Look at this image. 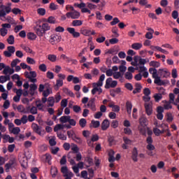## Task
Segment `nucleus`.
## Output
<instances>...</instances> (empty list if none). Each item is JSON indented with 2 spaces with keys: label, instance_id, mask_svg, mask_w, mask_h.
<instances>
[{
  "label": "nucleus",
  "instance_id": "nucleus-23",
  "mask_svg": "<svg viewBox=\"0 0 179 179\" xmlns=\"http://www.w3.org/2000/svg\"><path fill=\"white\" fill-rule=\"evenodd\" d=\"M164 109L166 110H169V109H173V106L171 105V99L167 101L164 100Z\"/></svg>",
  "mask_w": 179,
  "mask_h": 179
},
{
  "label": "nucleus",
  "instance_id": "nucleus-59",
  "mask_svg": "<svg viewBox=\"0 0 179 179\" xmlns=\"http://www.w3.org/2000/svg\"><path fill=\"white\" fill-rule=\"evenodd\" d=\"M48 59L49 60H50L51 62H56L57 56H56V55H48Z\"/></svg>",
  "mask_w": 179,
  "mask_h": 179
},
{
  "label": "nucleus",
  "instance_id": "nucleus-49",
  "mask_svg": "<svg viewBox=\"0 0 179 179\" xmlns=\"http://www.w3.org/2000/svg\"><path fill=\"white\" fill-rule=\"evenodd\" d=\"M60 58L66 60V62H67L68 63L72 61V59L71 57H69L68 56H66V55L64 54L61 55Z\"/></svg>",
  "mask_w": 179,
  "mask_h": 179
},
{
  "label": "nucleus",
  "instance_id": "nucleus-50",
  "mask_svg": "<svg viewBox=\"0 0 179 179\" xmlns=\"http://www.w3.org/2000/svg\"><path fill=\"white\" fill-rule=\"evenodd\" d=\"M74 142H76V143H82V138L77 136V134L74 131Z\"/></svg>",
  "mask_w": 179,
  "mask_h": 179
},
{
  "label": "nucleus",
  "instance_id": "nucleus-33",
  "mask_svg": "<svg viewBox=\"0 0 179 179\" xmlns=\"http://www.w3.org/2000/svg\"><path fill=\"white\" fill-rule=\"evenodd\" d=\"M142 46H143L142 43H132L131 45L132 49H134L135 50H139V49H141Z\"/></svg>",
  "mask_w": 179,
  "mask_h": 179
},
{
  "label": "nucleus",
  "instance_id": "nucleus-30",
  "mask_svg": "<svg viewBox=\"0 0 179 179\" xmlns=\"http://www.w3.org/2000/svg\"><path fill=\"white\" fill-rule=\"evenodd\" d=\"M63 92L66 93V94H69V96H71V97H75V94L72 90H70L68 89V87H64Z\"/></svg>",
  "mask_w": 179,
  "mask_h": 179
},
{
  "label": "nucleus",
  "instance_id": "nucleus-34",
  "mask_svg": "<svg viewBox=\"0 0 179 179\" xmlns=\"http://www.w3.org/2000/svg\"><path fill=\"white\" fill-rule=\"evenodd\" d=\"M27 37L30 41H34L37 38L36 35L34 34V32H29L27 35Z\"/></svg>",
  "mask_w": 179,
  "mask_h": 179
},
{
  "label": "nucleus",
  "instance_id": "nucleus-21",
  "mask_svg": "<svg viewBox=\"0 0 179 179\" xmlns=\"http://www.w3.org/2000/svg\"><path fill=\"white\" fill-rule=\"evenodd\" d=\"M142 89V85L141 83H136L135 84V89L133 90L134 94H136V93H141Z\"/></svg>",
  "mask_w": 179,
  "mask_h": 179
},
{
  "label": "nucleus",
  "instance_id": "nucleus-38",
  "mask_svg": "<svg viewBox=\"0 0 179 179\" xmlns=\"http://www.w3.org/2000/svg\"><path fill=\"white\" fill-rule=\"evenodd\" d=\"M105 75L102 74L101 75L99 79V82H97V86H99L101 87V86H103V82L105 80Z\"/></svg>",
  "mask_w": 179,
  "mask_h": 179
},
{
  "label": "nucleus",
  "instance_id": "nucleus-25",
  "mask_svg": "<svg viewBox=\"0 0 179 179\" xmlns=\"http://www.w3.org/2000/svg\"><path fill=\"white\" fill-rule=\"evenodd\" d=\"M25 78H27V79H29L30 82H31V84H35L36 82H37V79H36V78H32L29 76V72H24V73Z\"/></svg>",
  "mask_w": 179,
  "mask_h": 179
},
{
  "label": "nucleus",
  "instance_id": "nucleus-40",
  "mask_svg": "<svg viewBox=\"0 0 179 179\" xmlns=\"http://www.w3.org/2000/svg\"><path fill=\"white\" fill-rule=\"evenodd\" d=\"M38 69L40 71H41V72H47V66L45 63L39 64Z\"/></svg>",
  "mask_w": 179,
  "mask_h": 179
},
{
  "label": "nucleus",
  "instance_id": "nucleus-18",
  "mask_svg": "<svg viewBox=\"0 0 179 179\" xmlns=\"http://www.w3.org/2000/svg\"><path fill=\"white\" fill-rule=\"evenodd\" d=\"M14 72H15L14 69H11L10 66H6L5 64V67L3 71V75H8V73H9L10 75H13Z\"/></svg>",
  "mask_w": 179,
  "mask_h": 179
},
{
  "label": "nucleus",
  "instance_id": "nucleus-10",
  "mask_svg": "<svg viewBox=\"0 0 179 179\" xmlns=\"http://www.w3.org/2000/svg\"><path fill=\"white\" fill-rule=\"evenodd\" d=\"M95 101H96L95 97H92L89 100V101L87 103L88 108H90V109H91V110H92V112H96V106L95 104Z\"/></svg>",
  "mask_w": 179,
  "mask_h": 179
},
{
  "label": "nucleus",
  "instance_id": "nucleus-14",
  "mask_svg": "<svg viewBox=\"0 0 179 179\" xmlns=\"http://www.w3.org/2000/svg\"><path fill=\"white\" fill-rule=\"evenodd\" d=\"M31 128L33 129L35 133H37L40 136H42V127L38 126L36 123H32Z\"/></svg>",
  "mask_w": 179,
  "mask_h": 179
},
{
  "label": "nucleus",
  "instance_id": "nucleus-36",
  "mask_svg": "<svg viewBox=\"0 0 179 179\" xmlns=\"http://www.w3.org/2000/svg\"><path fill=\"white\" fill-rule=\"evenodd\" d=\"M55 97H53V96H50V97H48V106H50V107H52V106H54L55 104Z\"/></svg>",
  "mask_w": 179,
  "mask_h": 179
},
{
  "label": "nucleus",
  "instance_id": "nucleus-42",
  "mask_svg": "<svg viewBox=\"0 0 179 179\" xmlns=\"http://www.w3.org/2000/svg\"><path fill=\"white\" fill-rule=\"evenodd\" d=\"M125 79H127V80H131L133 79L134 76L132 73H131V71H128V72H126L124 75Z\"/></svg>",
  "mask_w": 179,
  "mask_h": 179
},
{
  "label": "nucleus",
  "instance_id": "nucleus-6",
  "mask_svg": "<svg viewBox=\"0 0 179 179\" xmlns=\"http://www.w3.org/2000/svg\"><path fill=\"white\" fill-rule=\"evenodd\" d=\"M61 171L64 174L65 179H72L71 177L73 176V173L69 170L67 166H62Z\"/></svg>",
  "mask_w": 179,
  "mask_h": 179
},
{
  "label": "nucleus",
  "instance_id": "nucleus-46",
  "mask_svg": "<svg viewBox=\"0 0 179 179\" xmlns=\"http://www.w3.org/2000/svg\"><path fill=\"white\" fill-rule=\"evenodd\" d=\"M79 124L80 127H85L87 124V120L85 118L80 119L79 120Z\"/></svg>",
  "mask_w": 179,
  "mask_h": 179
},
{
  "label": "nucleus",
  "instance_id": "nucleus-13",
  "mask_svg": "<svg viewBox=\"0 0 179 179\" xmlns=\"http://www.w3.org/2000/svg\"><path fill=\"white\" fill-rule=\"evenodd\" d=\"M92 94H96V93L98 92L99 94H101L103 92V89L100 86H98L97 83H93V89L91 91Z\"/></svg>",
  "mask_w": 179,
  "mask_h": 179
},
{
  "label": "nucleus",
  "instance_id": "nucleus-47",
  "mask_svg": "<svg viewBox=\"0 0 179 179\" xmlns=\"http://www.w3.org/2000/svg\"><path fill=\"white\" fill-rule=\"evenodd\" d=\"M7 42L10 45H13V43H15V37L13 36V35H10V36L7 39Z\"/></svg>",
  "mask_w": 179,
  "mask_h": 179
},
{
  "label": "nucleus",
  "instance_id": "nucleus-53",
  "mask_svg": "<svg viewBox=\"0 0 179 179\" xmlns=\"http://www.w3.org/2000/svg\"><path fill=\"white\" fill-rule=\"evenodd\" d=\"M74 6H76L77 8L81 9L82 12V9H83L85 6H86V3H85V2H81L80 3H74Z\"/></svg>",
  "mask_w": 179,
  "mask_h": 179
},
{
  "label": "nucleus",
  "instance_id": "nucleus-57",
  "mask_svg": "<svg viewBox=\"0 0 179 179\" xmlns=\"http://www.w3.org/2000/svg\"><path fill=\"white\" fill-rule=\"evenodd\" d=\"M64 85V82L63 80H61V78H59V79H57L56 80V87H61L62 86H63Z\"/></svg>",
  "mask_w": 179,
  "mask_h": 179
},
{
  "label": "nucleus",
  "instance_id": "nucleus-15",
  "mask_svg": "<svg viewBox=\"0 0 179 179\" xmlns=\"http://www.w3.org/2000/svg\"><path fill=\"white\" fill-rule=\"evenodd\" d=\"M45 90L43 92V96H45V97L47 99L48 96L50 94V92H52V87L49 83H45Z\"/></svg>",
  "mask_w": 179,
  "mask_h": 179
},
{
  "label": "nucleus",
  "instance_id": "nucleus-29",
  "mask_svg": "<svg viewBox=\"0 0 179 179\" xmlns=\"http://www.w3.org/2000/svg\"><path fill=\"white\" fill-rule=\"evenodd\" d=\"M83 35H85V36H90L91 35H95L96 32L95 31H90V29H84L83 31Z\"/></svg>",
  "mask_w": 179,
  "mask_h": 179
},
{
  "label": "nucleus",
  "instance_id": "nucleus-41",
  "mask_svg": "<svg viewBox=\"0 0 179 179\" xmlns=\"http://www.w3.org/2000/svg\"><path fill=\"white\" fill-rule=\"evenodd\" d=\"M114 153H115V152H113V150H112V154L111 153L108 154V156H109L108 162H109L113 163V162H115L116 159L114 156Z\"/></svg>",
  "mask_w": 179,
  "mask_h": 179
},
{
  "label": "nucleus",
  "instance_id": "nucleus-32",
  "mask_svg": "<svg viewBox=\"0 0 179 179\" xmlns=\"http://www.w3.org/2000/svg\"><path fill=\"white\" fill-rule=\"evenodd\" d=\"M83 20H79V18L76 19L71 22L72 26H81L83 24Z\"/></svg>",
  "mask_w": 179,
  "mask_h": 179
},
{
  "label": "nucleus",
  "instance_id": "nucleus-22",
  "mask_svg": "<svg viewBox=\"0 0 179 179\" xmlns=\"http://www.w3.org/2000/svg\"><path fill=\"white\" fill-rule=\"evenodd\" d=\"M145 112L148 116H150L152 113V109L150 103H145Z\"/></svg>",
  "mask_w": 179,
  "mask_h": 179
},
{
  "label": "nucleus",
  "instance_id": "nucleus-9",
  "mask_svg": "<svg viewBox=\"0 0 179 179\" xmlns=\"http://www.w3.org/2000/svg\"><path fill=\"white\" fill-rule=\"evenodd\" d=\"M62 38L61 35L59 34H53L51 35L50 42L52 43V45H57V43H59V42H61Z\"/></svg>",
  "mask_w": 179,
  "mask_h": 179
},
{
  "label": "nucleus",
  "instance_id": "nucleus-56",
  "mask_svg": "<svg viewBox=\"0 0 179 179\" xmlns=\"http://www.w3.org/2000/svg\"><path fill=\"white\" fill-rule=\"evenodd\" d=\"M67 134H68V136L71 137V138H73V140L75 139V131H74V130H68Z\"/></svg>",
  "mask_w": 179,
  "mask_h": 179
},
{
  "label": "nucleus",
  "instance_id": "nucleus-61",
  "mask_svg": "<svg viewBox=\"0 0 179 179\" xmlns=\"http://www.w3.org/2000/svg\"><path fill=\"white\" fill-rule=\"evenodd\" d=\"M119 22L120 19H118V17H113V20L110 22V24H112V26H114L115 24H117Z\"/></svg>",
  "mask_w": 179,
  "mask_h": 179
},
{
  "label": "nucleus",
  "instance_id": "nucleus-60",
  "mask_svg": "<svg viewBox=\"0 0 179 179\" xmlns=\"http://www.w3.org/2000/svg\"><path fill=\"white\" fill-rule=\"evenodd\" d=\"M61 129H64V124H56V126H55L54 131H58Z\"/></svg>",
  "mask_w": 179,
  "mask_h": 179
},
{
  "label": "nucleus",
  "instance_id": "nucleus-11",
  "mask_svg": "<svg viewBox=\"0 0 179 179\" xmlns=\"http://www.w3.org/2000/svg\"><path fill=\"white\" fill-rule=\"evenodd\" d=\"M8 50H4L3 55L6 57H10L13 53L15 52V46H8L7 48Z\"/></svg>",
  "mask_w": 179,
  "mask_h": 179
},
{
  "label": "nucleus",
  "instance_id": "nucleus-64",
  "mask_svg": "<svg viewBox=\"0 0 179 179\" xmlns=\"http://www.w3.org/2000/svg\"><path fill=\"white\" fill-rule=\"evenodd\" d=\"M20 131V127H14L13 126V129L12 130V133H13V134H18Z\"/></svg>",
  "mask_w": 179,
  "mask_h": 179
},
{
  "label": "nucleus",
  "instance_id": "nucleus-37",
  "mask_svg": "<svg viewBox=\"0 0 179 179\" xmlns=\"http://www.w3.org/2000/svg\"><path fill=\"white\" fill-rule=\"evenodd\" d=\"M50 173H51L52 177H56V176L58 173L57 167H55V166L51 167Z\"/></svg>",
  "mask_w": 179,
  "mask_h": 179
},
{
  "label": "nucleus",
  "instance_id": "nucleus-2",
  "mask_svg": "<svg viewBox=\"0 0 179 179\" xmlns=\"http://www.w3.org/2000/svg\"><path fill=\"white\" fill-rule=\"evenodd\" d=\"M147 133L148 134V136L146 138V148L148 150H155L156 148L153 145L154 140L152 137L153 131L152 130H150V129H147Z\"/></svg>",
  "mask_w": 179,
  "mask_h": 179
},
{
  "label": "nucleus",
  "instance_id": "nucleus-54",
  "mask_svg": "<svg viewBox=\"0 0 179 179\" xmlns=\"http://www.w3.org/2000/svg\"><path fill=\"white\" fill-rule=\"evenodd\" d=\"M73 110L76 113H79L82 110V108L80 106H78V105H74V106H73Z\"/></svg>",
  "mask_w": 179,
  "mask_h": 179
},
{
  "label": "nucleus",
  "instance_id": "nucleus-7",
  "mask_svg": "<svg viewBox=\"0 0 179 179\" xmlns=\"http://www.w3.org/2000/svg\"><path fill=\"white\" fill-rule=\"evenodd\" d=\"M66 17H71V19H74V20H76L80 17V12L76 10L74 7H73L72 12H67V13H66Z\"/></svg>",
  "mask_w": 179,
  "mask_h": 179
},
{
  "label": "nucleus",
  "instance_id": "nucleus-17",
  "mask_svg": "<svg viewBox=\"0 0 179 179\" xmlns=\"http://www.w3.org/2000/svg\"><path fill=\"white\" fill-rule=\"evenodd\" d=\"M67 31L72 35L73 38H80V32H76L75 28H67Z\"/></svg>",
  "mask_w": 179,
  "mask_h": 179
},
{
  "label": "nucleus",
  "instance_id": "nucleus-48",
  "mask_svg": "<svg viewBox=\"0 0 179 179\" xmlns=\"http://www.w3.org/2000/svg\"><path fill=\"white\" fill-rule=\"evenodd\" d=\"M0 34L1 36H6L8 34V29H6V28H3V26H2V28L0 29Z\"/></svg>",
  "mask_w": 179,
  "mask_h": 179
},
{
  "label": "nucleus",
  "instance_id": "nucleus-19",
  "mask_svg": "<svg viewBox=\"0 0 179 179\" xmlns=\"http://www.w3.org/2000/svg\"><path fill=\"white\" fill-rule=\"evenodd\" d=\"M108 127H110V122H109L108 119H105L104 120H103V122L101 123V129L107 130V129H108Z\"/></svg>",
  "mask_w": 179,
  "mask_h": 179
},
{
  "label": "nucleus",
  "instance_id": "nucleus-16",
  "mask_svg": "<svg viewBox=\"0 0 179 179\" xmlns=\"http://www.w3.org/2000/svg\"><path fill=\"white\" fill-rule=\"evenodd\" d=\"M157 117L159 119V120H162L164 119V115L163 113L164 112V109L162 106H158L157 109Z\"/></svg>",
  "mask_w": 179,
  "mask_h": 179
},
{
  "label": "nucleus",
  "instance_id": "nucleus-27",
  "mask_svg": "<svg viewBox=\"0 0 179 179\" xmlns=\"http://www.w3.org/2000/svg\"><path fill=\"white\" fill-rule=\"evenodd\" d=\"M147 122H148V119H147V117H145L144 116H142L139 119V123H140L141 126H143V127L147 126Z\"/></svg>",
  "mask_w": 179,
  "mask_h": 179
},
{
  "label": "nucleus",
  "instance_id": "nucleus-45",
  "mask_svg": "<svg viewBox=\"0 0 179 179\" xmlns=\"http://www.w3.org/2000/svg\"><path fill=\"white\" fill-rule=\"evenodd\" d=\"M159 71H162V69H159ZM162 73L164 78H169V76H170V75H171V72H169V71H167V69H166V70L162 69Z\"/></svg>",
  "mask_w": 179,
  "mask_h": 179
},
{
  "label": "nucleus",
  "instance_id": "nucleus-35",
  "mask_svg": "<svg viewBox=\"0 0 179 179\" xmlns=\"http://www.w3.org/2000/svg\"><path fill=\"white\" fill-rule=\"evenodd\" d=\"M20 59H14L11 62V69H14V68H16L17 63H20Z\"/></svg>",
  "mask_w": 179,
  "mask_h": 179
},
{
  "label": "nucleus",
  "instance_id": "nucleus-58",
  "mask_svg": "<svg viewBox=\"0 0 179 179\" xmlns=\"http://www.w3.org/2000/svg\"><path fill=\"white\" fill-rule=\"evenodd\" d=\"M154 97H155V101H159V100L162 99V93H157L156 94H155Z\"/></svg>",
  "mask_w": 179,
  "mask_h": 179
},
{
  "label": "nucleus",
  "instance_id": "nucleus-3",
  "mask_svg": "<svg viewBox=\"0 0 179 179\" xmlns=\"http://www.w3.org/2000/svg\"><path fill=\"white\" fill-rule=\"evenodd\" d=\"M11 6H12V3L10 2L7 3L6 6H5L4 5H1L0 6V8H1V9H0V19L1 20H3V17L5 18L7 13H10Z\"/></svg>",
  "mask_w": 179,
  "mask_h": 179
},
{
  "label": "nucleus",
  "instance_id": "nucleus-1",
  "mask_svg": "<svg viewBox=\"0 0 179 179\" xmlns=\"http://www.w3.org/2000/svg\"><path fill=\"white\" fill-rule=\"evenodd\" d=\"M56 20L57 19L55 16H49L48 17V23H43L42 24H37L36 26H35L34 30L38 36H43L44 34L47 32V30H50L49 23H56Z\"/></svg>",
  "mask_w": 179,
  "mask_h": 179
},
{
  "label": "nucleus",
  "instance_id": "nucleus-26",
  "mask_svg": "<svg viewBox=\"0 0 179 179\" xmlns=\"http://www.w3.org/2000/svg\"><path fill=\"white\" fill-rule=\"evenodd\" d=\"M1 137L3 138V143H7L8 140H9V134H2L1 131H0V142H1Z\"/></svg>",
  "mask_w": 179,
  "mask_h": 179
},
{
  "label": "nucleus",
  "instance_id": "nucleus-28",
  "mask_svg": "<svg viewBox=\"0 0 179 179\" xmlns=\"http://www.w3.org/2000/svg\"><path fill=\"white\" fill-rule=\"evenodd\" d=\"M149 72L152 75V78L155 79V80H156V78L157 76V69H154V67H150Z\"/></svg>",
  "mask_w": 179,
  "mask_h": 179
},
{
  "label": "nucleus",
  "instance_id": "nucleus-4",
  "mask_svg": "<svg viewBox=\"0 0 179 179\" xmlns=\"http://www.w3.org/2000/svg\"><path fill=\"white\" fill-rule=\"evenodd\" d=\"M17 164V159L15 157H10L8 163L5 164L6 171H9L10 169H15Z\"/></svg>",
  "mask_w": 179,
  "mask_h": 179
},
{
  "label": "nucleus",
  "instance_id": "nucleus-39",
  "mask_svg": "<svg viewBox=\"0 0 179 179\" xmlns=\"http://www.w3.org/2000/svg\"><path fill=\"white\" fill-rule=\"evenodd\" d=\"M67 104H68L67 99H62V100L61 101V108L62 109H63V111L65 108H66Z\"/></svg>",
  "mask_w": 179,
  "mask_h": 179
},
{
  "label": "nucleus",
  "instance_id": "nucleus-44",
  "mask_svg": "<svg viewBox=\"0 0 179 179\" xmlns=\"http://www.w3.org/2000/svg\"><path fill=\"white\" fill-rule=\"evenodd\" d=\"M10 76H0V83H5L7 80H10Z\"/></svg>",
  "mask_w": 179,
  "mask_h": 179
},
{
  "label": "nucleus",
  "instance_id": "nucleus-43",
  "mask_svg": "<svg viewBox=\"0 0 179 179\" xmlns=\"http://www.w3.org/2000/svg\"><path fill=\"white\" fill-rule=\"evenodd\" d=\"M37 13L38 15H41V16H44L46 13V10L44 8H38L37 10Z\"/></svg>",
  "mask_w": 179,
  "mask_h": 179
},
{
  "label": "nucleus",
  "instance_id": "nucleus-8",
  "mask_svg": "<svg viewBox=\"0 0 179 179\" xmlns=\"http://www.w3.org/2000/svg\"><path fill=\"white\" fill-rule=\"evenodd\" d=\"M117 85V80H113V78H108L106 80L105 87L106 89H110V87H116Z\"/></svg>",
  "mask_w": 179,
  "mask_h": 179
},
{
  "label": "nucleus",
  "instance_id": "nucleus-31",
  "mask_svg": "<svg viewBox=\"0 0 179 179\" xmlns=\"http://www.w3.org/2000/svg\"><path fill=\"white\" fill-rule=\"evenodd\" d=\"M150 66H153V68H159L160 66V63L159 62H157L155 60H151V62H150Z\"/></svg>",
  "mask_w": 179,
  "mask_h": 179
},
{
  "label": "nucleus",
  "instance_id": "nucleus-63",
  "mask_svg": "<svg viewBox=\"0 0 179 179\" xmlns=\"http://www.w3.org/2000/svg\"><path fill=\"white\" fill-rule=\"evenodd\" d=\"M46 76L48 79H54L55 78L53 72H50V71L47 72Z\"/></svg>",
  "mask_w": 179,
  "mask_h": 179
},
{
  "label": "nucleus",
  "instance_id": "nucleus-5",
  "mask_svg": "<svg viewBox=\"0 0 179 179\" xmlns=\"http://www.w3.org/2000/svg\"><path fill=\"white\" fill-rule=\"evenodd\" d=\"M61 123H67L70 124L71 128V126H76V120L75 119H71V116H61L59 118Z\"/></svg>",
  "mask_w": 179,
  "mask_h": 179
},
{
  "label": "nucleus",
  "instance_id": "nucleus-20",
  "mask_svg": "<svg viewBox=\"0 0 179 179\" xmlns=\"http://www.w3.org/2000/svg\"><path fill=\"white\" fill-rule=\"evenodd\" d=\"M126 108H127V111L129 115H131V111L133 108V105L131 103V101L129 100H127L126 103Z\"/></svg>",
  "mask_w": 179,
  "mask_h": 179
},
{
  "label": "nucleus",
  "instance_id": "nucleus-51",
  "mask_svg": "<svg viewBox=\"0 0 179 179\" xmlns=\"http://www.w3.org/2000/svg\"><path fill=\"white\" fill-rule=\"evenodd\" d=\"M91 123L93 127H94L95 129H96L97 127H99L100 126L99 120H92Z\"/></svg>",
  "mask_w": 179,
  "mask_h": 179
},
{
  "label": "nucleus",
  "instance_id": "nucleus-52",
  "mask_svg": "<svg viewBox=\"0 0 179 179\" xmlns=\"http://www.w3.org/2000/svg\"><path fill=\"white\" fill-rule=\"evenodd\" d=\"M57 136L59 138H60L61 140H66L67 138V136H66L65 134H64V133H59L57 132Z\"/></svg>",
  "mask_w": 179,
  "mask_h": 179
},
{
  "label": "nucleus",
  "instance_id": "nucleus-62",
  "mask_svg": "<svg viewBox=\"0 0 179 179\" xmlns=\"http://www.w3.org/2000/svg\"><path fill=\"white\" fill-rule=\"evenodd\" d=\"M111 126L113 127V129H117V127L119 126L118 120H113Z\"/></svg>",
  "mask_w": 179,
  "mask_h": 179
},
{
  "label": "nucleus",
  "instance_id": "nucleus-12",
  "mask_svg": "<svg viewBox=\"0 0 179 179\" xmlns=\"http://www.w3.org/2000/svg\"><path fill=\"white\" fill-rule=\"evenodd\" d=\"M154 83L158 86H164V85L169 83V80H162L161 78L158 76L157 73Z\"/></svg>",
  "mask_w": 179,
  "mask_h": 179
},
{
  "label": "nucleus",
  "instance_id": "nucleus-55",
  "mask_svg": "<svg viewBox=\"0 0 179 179\" xmlns=\"http://www.w3.org/2000/svg\"><path fill=\"white\" fill-rule=\"evenodd\" d=\"M153 132L155 133V136H159L162 133H164V131H162V130L157 127H154Z\"/></svg>",
  "mask_w": 179,
  "mask_h": 179
},
{
  "label": "nucleus",
  "instance_id": "nucleus-24",
  "mask_svg": "<svg viewBox=\"0 0 179 179\" xmlns=\"http://www.w3.org/2000/svg\"><path fill=\"white\" fill-rule=\"evenodd\" d=\"M131 158L134 162H138V150L136 148H134Z\"/></svg>",
  "mask_w": 179,
  "mask_h": 179
}]
</instances>
